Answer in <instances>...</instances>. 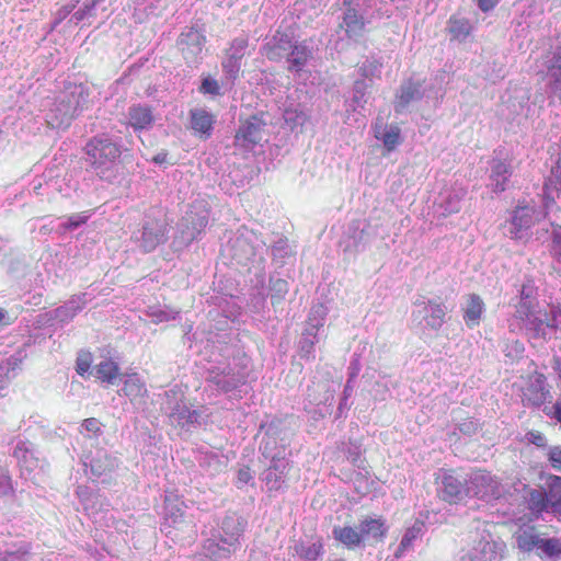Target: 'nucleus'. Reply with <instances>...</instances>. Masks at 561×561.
Wrapping results in <instances>:
<instances>
[{
	"label": "nucleus",
	"mask_w": 561,
	"mask_h": 561,
	"mask_svg": "<svg viewBox=\"0 0 561 561\" xmlns=\"http://www.w3.org/2000/svg\"><path fill=\"white\" fill-rule=\"evenodd\" d=\"M89 93L82 85H69L45 105V122L54 129H66L87 108Z\"/></svg>",
	"instance_id": "1"
},
{
	"label": "nucleus",
	"mask_w": 561,
	"mask_h": 561,
	"mask_svg": "<svg viewBox=\"0 0 561 561\" xmlns=\"http://www.w3.org/2000/svg\"><path fill=\"white\" fill-rule=\"evenodd\" d=\"M221 253L238 264H247L250 261L262 263L267 248L256 232L247 227H240L237 231L229 233L221 247Z\"/></svg>",
	"instance_id": "2"
},
{
	"label": "nucleus",
	"mask_w": 561,
	"mask_h": 561,
	"mask_svg": "<svg viewBox=\"0 0 561 561\" xmlns=\"http://www.w3.org/2000/svg\"><path fill=\"white\" fill-rule=\"evenodd\" d=\"M88 162L101 179H111L121 157L119 146L107 135L95 136L85 145Z\"/></svg>",
	"instance_id": "3"
},
{
	"label": "nucleus",
	"mask_w": 561,
	"mask_h": 561,
	"mask_svg": "<svg viewBox=\"0 0 561 561\" xmlns=\"http://www.w3.org/2000/svg\"><path fill=\"white\" fill-rule=\"evenodd\" d=\"M515 320L530 340L548 341L556 335L561 323V306H551L549 311L540 308Z\"/></svg>",
	"instance_id": "4"
},
{
	"label": "nucleus",
	"mask_w": 561,
	"mask_h": 561,
	"mask_svg": "<svg viewBox=\"0 0 561 561\" xmlns=\"http://www.w3.org/2000/svg\"><path fill=\"white\" fill-rule=\"evenodd\" d=\"M327 316L328 308L323 304L311 307L298 342V353L301 358L314 359V344L319 341V331L324 327Z\"/></svg>",
	"instance_id": "5"
},
{
	"label": "nucleus",
	"mask_w": 561,
	"mask_h": 561,
	"mask_svg": "<svg viewBox=\"0 0 561 561\" xmlns=\"http://www.w3.org/2000/svg\"><path fill=\"white\" fill-rule=\"evenodd\" d=\"M547 211L538 205L517 206L511 216L508 234L514 240L527 239L530 229L543 220Z\"/></svg>",
	"instance_id": "6"
},
{
	"label": "nucleus",
	"mask_w": 561,
	"mask_h": 561,
	"mask_svg": "<svg viewBox=\"0 0 561 561\" xmlns=\"http://www.w3.org/2000/svg\"><path fill=\"white\" fill-rule=\"evenodd\" d=\"M445 316L446 306L443 302L421 298L414 302L412 323L422 330L437 331L443 327Z\"/></svg>",
	"instance_id": "7"
},
{
	"label": "nucleus",
	"mask_w": 561,
	"mask_h": 561,
	"mask_svg": "<svg viewBox=\"0 0 561 561\" xmlns=\"http://www.w3.org/2000/svg\"><path fill=\"white\" fill-rule=\"evenodd\" d=\"M207 382L220 392H230L245 383L247 375L236 364L218 363L208 369Z\"/></svg>",
	"instance_id": "8"
},
{
	"label": "nucleus",
	"mask_w": 561,
	"mask_h": 561,
	"mask_svg": "<svg viewBox=\"0 0 561 561\" xmlns=\"http://www.w3.org/2000/svg\"><path fill=\"white\" fill-rule=\"evenodd\" d=\"M163 410L172 424L186 427L198 423L201 414L197 410H192L184 401L183 393L180 390L171 389L165 392V402Z\"/></svg>",
	"instance_id": "9"
},
{
	"label": "nucleus",
	"mask_w": 561,
	"mask_h": 561,
	"mask_svg": "<svg viewBox=\"0 0 561 561\" xmlns=\"http://www.w3.org/2000/svg\"><path fill=\"white\" fill-rule=\"evenodd\" d=\"M504 548L502 541H495L489 533H483L462 551L460 561H501Z\"/></svg>",
	"instance_id": "10"
},
{
	"label": "nucleus",
	"mask_w": 561,
	"mask_h": 561,
	"mask_svg": "<svg viewBox=\"0 0 561 561\" xmlns=\"http://www.w3.org/2000/svg\"><path fill=\"white\" fill-rule=\"evenodd\" d=\"M167 233L163 219L146 217L141 228L133 232L131 239L144 252H151L167 240Z\"/></svg>",
	"instance_id": "11"
},
{
	"label": "nucleus",
	"mask_w": 561,
	"mask_h": 561,
	"mask_svg": "<svg viewBox=\"0 0 561 561\" xmlns=\"http://www.w3.org/2000/svg\"><path fill=\"white\" fill-rule=\"evenodd\" d=\"M438 496L450 504L461 502L468 496L467 477L454 471H444L437 478Z\"/></svg>",
	"instance_id": "12"
},
{
	"label": "nucleus",
	"mask_w": 561,
	"mask_h": 561,
	"mask_svg": "<svg viewBox=\"0 0 561 561\" xmlns=\"http://www.w3.org/2000/svg\"><path fill=\"white\" fill-rule=\"evenodd\" d=\"M500 485L494 476L483 470L473 471L467 478L468 496H477L485 501L501 495Z\"/></svg>",
	"instance_id": "13"
},
{
	"label": "nucleus",
	"mask_w": 561,
	"mask_h": 561,
	"mask_svg": "<svg viewBox=\"0 0 561 561\" xmlns=\"http://www.w3.org/2000/svg\"><path fill=\"white\" fill-rule=\"evenodd\" d=\"M265 123L256 116L241 123L236 136L234 144L245 150L253 149L263 141Z\"/></svg>",
	"instance_id": "14"
},
{
	"label": "nucleus",
	"mask_w": 561,
	"mask_h": 561,
	"mask_svg": "<svg viewBox=\"0 0 561 561\" xmlns=\"http://www.w3.org/2000/svg\"><path fill=\"white\" fill-rule=\"evenodd\" d=\"M249 45L247 36L236 37L229 48L226 51L221 66L226 78L230 81H234L238 78L241 69V59L245 55V50Z\"/></svg>",
	"instance_id": "15"
},
{
	"label": "nucleus",
	"mask_w": 561,
	"mask_h": 561,
	"mask_svg": "<svg viewBox=\"0 0 561 561\" xmlns=\"http://www.w3.org/2000/svg\"><path fill=\"white\" fill-rule=\"evenodd\" d=\"M343 5L345 10L340 26L345 30L347 37L357 41L364 35L366 31L365 26L369 23V20L365 16L364 12L352 7V0H343Z\"/></svg>",
	"instance_id": "16"
},
{
	"label": "nucleus",
	"mask_w": 561,
	"mask_h": 561,
	"mask_svg": "<svg viewBox=\"0 0 561 561\" xmlns=\"http://www.w3.org/2000/svg\"><path fill=\"white\" fill-rule=\"evenodd\" d=\"M205 36L193 28L181 33L178 39V46L183 58L190 65H195L202 59Z\"/></svg>",
	"instance_id": "17"
},
{
	"label": "nucleus",
	"mask_w": 561,
	"mask_h": 561,
	"mask_svg": "<svg viewBox=\"0 0 561 561\" xmlns=\"http://www.w3.org/2000/svg\"><path fill=\"white\" fill-rule=\"evenodd\" d=\"M294 41L293 34L277 30L262 46V54L271 61L286 59Z\"/></svg>",
	"instance_id": "18"
},
{
	"label": "nucleus",
	"mask_w": 561,
	"mask_h": 561,
	"mask_svg": "<svg viewBox=\"0 0 561 561\" xmlns=\"http://www.w3.org/2000/svg\"><path fill=\"white\" fill-rule=\"evenodd\" d=\"M514 307V319L541 308L538 300V288L533 279H526L520 285Z\"/></svg>",
	"instance_id": "19"
},
{
	"label": "nucleus",
	"mask_w": 561,
	"mask_h": 561,
	"mask_svg": "<svg viewBox=\"0 0 561 561\" xmlns=\"http://www.w3.org/2000/svg\"><path fill=\"white\" fill-rule=\"evenodd\" d=\"M209 213L203 202L194 203L185 214V222H191L193 232H186L184 244H191L208 225Z\"/></svg>",
	"instance_id": "20"
},
{
	"label": "nucleus",
	"mask_w": 561,
	"mask_h": 561,
	"mask_svg": "<svg viewBox=\"0 0 561 561\" xmlns=\"http://www.w3.org/2000/svg\"><path fill=\"white\" fill-rule=\"evenodd\" d=\"M13 456L22 471L33 473L44 467V459L38 457L36 449L30 442H19L14 447Z\"/></svg>",
	"instance_id": "21"
},
{
	"label": "nucleus",
	"mask_w": 561,
	"mask_h": 561,
	"mask_svg": "<svg viewBox=\"0 0 561 561\" xmlns=\"http://www.w3.org/2000/svg\"><path fill=\"white\" fill-rule=\"evenodd\" d=\"M335 387L332 377L329 373H325L323 379H319L318 376L313 377L310 386H308V399L311 403L317 405L328 404L334 398Z\"/></svg>",
	"instance_id": "22"
},
{
	"label": "nucleus",
	"mask_w": 561,
	"mask_h": 561,
	"mask_svg": "<svg viewBox=\"0 0 561 561\" xmlns=\"http://www.w3.org/2000/svg\"><path fill=\"white\" fill-rule=\"evenodd\" d=\"M549 391L546 389V378L537 374L529 378L527 386L523 390V403L527 407H540L547 399Z\"/></svg>",
	"instance_id": "23"
},
{
	"label": "nucleus",
	"mask_w": 561,
	"mask_h": 561,
	"mask_svg": "<svg viewBox=\"0 0 561 561\" xmlns=\"http://www.w3.org/2000/svg\"><path fill=\"white\" fill-rule=\"evenodd\" d=\"M374 136L381 141L388 152L393 151L401 142V129L398 125H388L382 118H377L373 125Z\"/></svg>",
	"instance_id": "24"
},
{
	"label": "nucleus",
	"mask_w": 561,
	"mask_h": 561,
	"mask_svg": "<svg viewBox=\"0 0 561 561\" xmlns=\"http://www.w3.org/2000/svg\"><path fill=\"white\" fill-rule=\"evenodd\" d=\"M313 56V48L308 41H294L289 54L286 57L288 70L299 73Z\"/></svg>",
	"instance_id": "25"
},
{
	"label": "nucleus",
	"mask_w": 561,
	"mask_h": 561,
	"mask_svg": "<svg viewBox=\"0 0 561 561\" xmlns=\"http://www.w3.org/2000/svg\"><path fill=\"white\" fill-rule=\"evenodd\" d=\"M422 96V84L419 81H404L397 93V100L394 102L396 113L400 114L407 112L410 105L421 100Z\"/></svg>",
	"instance_id": "26"
},
{
	"label": "nucleus",
	"mask_w": 561,
	"mask_h": 561,
	"mask_svg": "<svg viewBox=\"0 0 561 561\" xmlns=\"http://www.w3.org/2000/svg\"><path fill=\"white\" fill-rule=\"evenodd\" d=\"M496 157L491 162L490 181L494 192H503L506 188V181L512 174L511 161L502 158V151H495Z\"/></svg>",
	"instance_id": "27"
},
{
	"label": "nucleus",
	"mask_w": 561,
	"mask_h": 561,
	"mask_svg": "<svg viewBox=\"0 0 561 561\" xmlns=\"http://www.w3.org/2000/svg\"><path fill=\"white\" fill-rule=\"evenodd\" d=\"M91 473L95 478L106 477L118 467L116 457L104 449H98L89 460Z\"/></svg>",
	"instance_id": "28"
},
{
	"label": "nucleus",
	"mask_w": 561,
	"mask_h": 561,
	"mask_svg": "<svg viewBox=\"0 0 561 561\" xmlns=\"http://www.w3.org/2000/svg\"><path fill=\"white\" fill-rule=\"evenodd\" d=\"M288 471V460L286 458L272 461L271 466L263 473V481L268 491H278L285 483Z\"/></svg>",
	"instance_id": "29"
},
{
	"label": "nucleus",
	"mask_w": 561,
	"mask_h": 561,
	"mask_svg": "<svg viewBox=\"0 0 561 561\" xmlns=\"http://www.w3.org/2000/svg\"><path fill=\"white\" fill-rule=\"evenodd\" d=\"M241 533L242 526L238 518L234 516H227L221 523L218 536H214V538H216L218 542L220 541L225 545L221 546L222 548H229L232 551V548L237 543Z\"/></svg>",
	"instance_id": "30"
},
{
	"label": "nucleus",
	"mask_w": 561,
	"mask_h": 561,
	"mask_svg": "<svg viewBox=\"0 0 561 561\" xmlns=\"http://www.w3.org/2000/svg\"><path fill=\"white\" fill-rule=\"evenodd\" d=\"M30 543L20 541L4 542L0 546V561H30Z\"/></svg>",
	"instance_id": "31"
},
{
	"label": "nucleus",
	"mask_w": 561,
	"mask_h": 561,
	"mask_svg": "<svg viewBox=\"0 0 561 561\" xmlns=\"http://www.w3.org/2000/svg\"><path fill=\"white\" fill-rule=\"evenodd\" d=\"M483 312L484 302L482 298L477 294L468 295L463 307V320L467 327L472 329L479 325Z\"/></svg>",
	"instance_id": "32"
},
{
	"label": "nucleus",
	"mask_w": 561,
	"mask_h": 561,
	"mask_svg": "<svg viewBox=\"0 0 561 561\" xmlns=\"http://www.w3.org/2000/svg\"><path fill=\"white\" fill-rule=\"evenodd\" d=\"M523 490L525 491L524 500L527 505V508L533 514H541L542 512H548L551 510V506L547 500L545 489H531L526 484H523Z\"/></svg>",
	"instance_id": "33"
},
{
	"label": "nucleus",
	"mask_w": 561,
	"mask_h": 561,
	"mask_svg": "<svg viewBox=\"0 0 561 561\" xmlns=\"http://www.w3.org/2000/svg\"><path fill=\"white\" fill-rule=\"evenodd\" d=\"M184 503L174 494L165 495L164 500V519L169 527L183 523Z\"/></svg>",
	"instance_id": "34"
},
{
	"label": "nucleus",
	"mask_w": 561,
	"mask_h": 561,
	"mask_svg": "<svg viewBox=\"0 0 561 561\" xmlns=\"http://www.w3.org/2000/svg\"><path fill=\"white\" fill-rule=\"evenodd\" d=\"M231 550L222 548L216 538H209L203 546V552L191 558L190 561H220L229 558Z\"/></svg>",
	"instance_id": "35"
},
{
	"label": "nucleus",
	"mask_w": 561,
	"mask_h": 561,
	"mask_svg": "<svg viewBox=\"0 0 561 561\" xmlns=\"http://www.w3.org/2000/svg\"><path fill=\"white\" fill-rule=\"evenodd\" d=\"M87 294L72 296L65 305L54 310V317L60 322H68L83 309L87 304Z\"/></svg>",
	"instance_id": "36"
},
{
	"label": "nucleus",
	"mask_w": 561,
	"mask_h": 561,
	"mask_svg": "<svg viewBox=\"0 0 561 561\" xmlns=\"http://www.w3.org/2000/svg\"><path fill=\"white\" fill-rule=\"evenodd\" d=\"M128 122L135 130L148 129L153 123V115L148 106L134 105L128 110Z\"/></svg>",
	"instance_id": "37"
},
{
	"label": "nucleus",
	"mask_w": 561,
	"mask_h": 561,
	"mask_svg": "<svg viewBox=\"0 0 561 561\" xmlns=\"http://www.w3.org/2000/svg\"><path fill=\"white\" fill-rule=\"evenodd\" d=\"M333 538L348 549H355L363 541V534L351 526H335L332 530Z\"/></svg>",
	"instance_id": "38"
},
{
	"label": "nucleus",
	"mask_w": 561,
	"mask_h": 561,
	"mask_svg": "<svg viewBox=\"0 0 561 561\" xmlns=\"http://www.w3.org/2000/svg\"><path fill=\"white\" fill-rule=\"evenodd\" d=\"M123 392L131 401L147 396L145 381L136 373L127 374L124 380Z\"/></svg>",
	"instance_id": "39"
},
{
	"label": "nucleus",
	"mask_w": 561,
	"mask_h": 561,
	"mask_svg": "<svg viewBox=\"0 0 561 561\" xmlns=\"http://www.w3.org/2000/svg\"><path fill=\"white\" fill-rule=\"evenodd\" d=\"M260 451L265 458H270L271 461H276L279 458H286V447L284 444L277 445L276 438L267 432L262 438L260 444Z\"/></svg>",
	"instance_id": "40"
},
{
	"label": "nucleus",
	"mask_w": 561,
	"mask_h": 561,
	"mask_svg": "<svg viewBox=\"0 0 561 561\" xmlns=\"http://www.w3.org/2000/svg\"><path fill=\"white\" fill-rule=\"evenodd\" d=\"M214 124V117L211 114L204 110L191 111V126L192 128L205 137H209Z\"/></svg>",
	"instance_id": "41"
},
{
	"label": "nucleus",
	"mask_w": 561,
	"mask_h": 561,
	"mask_svg": "<svg viewBox=\"0 0 561 561\" xmlns=\"http://www.w3.org/2000/svg\"><path fill=\"white\" fill-rule=\"evenodd\" d=\"M359 529L363 534V540L369 537L381 540L387 533V527L381 518L366 517L360 520Z\"/></svg>",
	"instance_id": "42"
},
{
	"label": "nucleus",
	"mask_w": 561,
	"mask_h": 561,
	"mask_svg": "<svg viewBox=\"0 0 561 561\" xmlns=\"http://www.w3.org/2000/svg\"><path fill=\"white\" fill-rule=\"evenodd\" d=\"M93 374L103 382L114 385L119 375V367L112 359H103L94 366Z\"/></svg>",
	"instance_id": "43"
},
{
	"label": "nucleus",
	"mask_w": 561,
	"mask_h": 561,
	"mask_svg": "<svg viewBox=\"0 0 561 561\" xmlns=\"http://www.w3.org/2000/svg\"><path fill=\"white\" fill-rule=\"evenodd\" d=\"M545 491L551 510L557 511L561 508V477L550 476Z\"/></svg>",
	"instance_id": "44"
},
{
	"label": "nucleus",
	"mask_w": 561,
	"mask_h": 561,
	"mask_svg": "<svg viewBox=\"0 0 561 561\" xmlns=\"http://www.w3.org/2000/svg\"><path fill=\"white\" fill-rule=\"evenodd\" d=\"M540 536L533 528L520 530L516 535L517 547L524 552L537 550Z\"/></svg>",
	"instance_id": "45"
},
{
	"label": "nucleus",
	"mask_w": 561,
	"mask_h": 561,
	"mask_svg": "<svg viewBox=\"0 0 561 561\" xmlns=\"http://www.w3.org/2000/svg\"><path fill=\"white\" fill-rule=\"evenodd\" d=\"M422 524H414L412 527L408 528L401 539L400 545L398 546L394 557L400 559L403 557L404 552L412 548L413 542L417 539L422 531Z\"/></svg>",
	"instance_id": "46"
},
{
	"label": "nucleus",
	"mask_w": 561,
	"mask_h": 561,
	"mask_svg": "<svg viewBox=\"0 0 561 561\" xmlns=\"http://www.w3.org/2000/svg\"><path fill=\"white\" fill-rule=\"evenodd\" d=\"M296 554L305 561H314L322 553V543L317 542H300L295 546Z\"/></svg>",
	"instance_id": "47"
},
{
	"label": "nucleus",
	"mask_w": 561,
	"mask_h": 561,
	"mask_svg": "<svg viewBox=\"0 0 561 561\" xmlns=\"http://www.w3.org/2000/svg\"><path fill=\"white\" fill-rule=\"evenodd\" d=\"M449 32L453 38L463 41L471 32V24L467 19L453 16L449 20Z\"/></svg>",
	"instance_id": "48"
},
{
	"label": "nucleus",
	"mask_w": 561,
	"mask_h": 561,
	"mask_svg": "<svg viewBox=\"0 0 561 561\" xmlns=\"http://www.w3.org/2000/svg\"><path fill=\"white\" fill-rule=\"evenodd\" d=\"M545 188L556 192L557 197L561 198V158L552 164L550 174L545 182Z\"/></svg>",
	"instance_id": "49"
},
{
	"label": "nucleus",
	"mask_w": 561,
	"mask_h": 561,
	"mask_svg": "<svg viewBox=\"0 0 561 561\" xmlns=\"http://www.w3.org/2000/svg\"><path fill=\"white\" fill-rule=\"evenodd\" d=\"M368 89V84L364 80H357L354 82L353 87V96L351 103L348 104L353 111H357L358 108H363L364 104L367 102L366 100V91Z\"/></svg>",
	"instance_id": "50"
},
{
	"label": "nucleus",
	"mask_w": 561,
	"mask_h": 561,
	"mask_svg": "<svg viewBox=\"0 0 561 561\" xmlns=\"http://www.w3.org/2000/svg\"><path fill=\"white\" fill-rule=\"evenodd\" d=\"M561 553V543L556 538H540L537 547L538 556L557 557Z\"/></svg>",
	"instance_id": "51"
},
{
	"label": "nucleus",
	"mask_w": 561,
	"mask_h": 561,
	"mask_svg": "<svg viewBox=\"0 0 561 561\" xmlns=\"http://www.w3.org/2000/svg\"><path fill=\"white\" fill-rule=\"evenodd\" d=\"M146 314L153 323L159 324L175 319L179 312L168 308L162 309L159 307H149Z\"/></svg>",
	"instance_id": "52"
},
{
	"label": "nucleus",
	"mask_w": 561,
	"mask_h": 561,
	"mask_svg": "<svg viewBox=\"0 0 561 561\" xmlns=\"http://www.w3.org/2000/svg\"><path fill=\"white\" fill-rule=\"evenodd\" d=\"M102 427H103L102 423L98 419L90 417V419H85L81 423L80 433L84 437L92 439V438H96L103 434Z\"/></svg>",
	"instance_id": "53"
},
{
	"label": "nucleus",
	"mask_w": 561,
	"mask_h": 561,
	"mask_svg": "<svg viewBox=\"0 0 561 561\" xmlns=\"http://www.w3.org/2000/svg\"><path fill=\"white\" fill-rule=\"evenodd\" d=\"M288 283L282 278H270L272 304L279 302L288 293Z\"/></svg>",
	"instance_id": "54"
},
{
	"label": "nucleus",
	"mask_w": 561,
	"mask_h": 561,
	"mask_svg": "<svg viewBox=\"0 0 561 561\" xmlns=\"http://www.w3.org/2000/svg\"><path fill=\"white\" fill-rule=\"evenodd\" d=\"M501 348L504 355L511 360L522 357L525 351L524 344L518 340H505L502 342Z\"/></svg>",
	"instance_id": "55"
},
{
	"label": "nucleus",
	"mask_w": 561,
	"mask_h": 561,
	"mask_svg": "<svg viewBox=\"0 0 561 561\" xmlns=\"http://www.w3.org/2000/svg\"><path fill=\"white\" fill-rule=\"evenodd\" d=\"M89 218V215L84 213L81 214H72L65 221L59 225L60 232L73 231L80 226L84 225Z\"/></svg>",
	"instance_id": "56"
},
{
	"label": "nucleus",
	"mask_w": 561,
	"mask_h": 561,
	"mask_svg": "<svg viewBox=\"0 0 561 561\" xmlns=\"http://www.w3.org/2000/svg\"><path fill=\"white\" fill-rule=\"evenodd\" d=\"M461 197L458 194H448L443 196L439 207L443 208V215H450L459 211Z\"/></svg>",
	"instance_id": "57"
},
{
	"label": "nucleus",
	"mask_w": 561,
	"mask_h": 561,
	"mask_svg": "<svg viewBox=\"0 0 561 561\" xmlns=\"http://www.w3.org/2000/svg\"><path fill=\"white\" fill-rule=\"evenodd\" d=\"M381 67V62L373 58L365 60L359 67V71L364 78L371 80L373 78L379 77Z\"/></svg>",
	"instance_id": "58"
},
{
	"label": "nucleus",
	"mask_w": 561,
	"mask_h": 561,
	"mask_svg": "<svg viewBox=\"0 0 561 561\" xmlns=\"http://www.w3.org/2000/svg\"><path fill=\"white\" fill-rule=\"evenodd\" d=\"M550 466L561 472V446H549L545 453Z\"/></svg>",
	"instance_id": "59"
},
{
	"label": "nucleus",
	"mask_w": 561,
	"mask_h": 561,
	"mask_svg": "<svg viewBox=\"0 0 561 561\" xmlns=\"http://www.w3.org/2000/svg\"><path fill=\"white\" fill-rule=\"evenodd\" d=\"M79 0H72L70 3L65 4L55 13V18L53 21V28H55L58 24H60L69 14L73 12Z\"/></svg>",
	"instance_id": "60"
},
{
	"label": "nucleus",
	"mask_w": 561,
	"mask_h": 561,
	"mask_svg": "<svg viewBox=\"0 0 561 561\" xmlns=\"http://www.w3.org/2000/svg\"><path fill=\"white\" fill-rule=\"evenodd\" d=\"M199 91L204 94L219 95L220 85L217 80L207 76L203 78Z\"/></svg>",
	"instance_id": "61"
},
{
	"label": "nucleus",
	"mask_w": 561,
	"mask_h": 561,
	"mask_svg": "<svg viewBox=\"0 0 561 561\" xmlns=\"http://www.w3.org/2000/svg\"><path fill=\"white\" fill-rule=\"evenodd\" d=\"M13 493L11 477L7 469L0 468V496H9Z\"/></svg>",
	"instance_id": "62"
},
{
	"label": "nucleus",
	"mask_w": 561,
	"mask_h": 561,
	"mask_svg": "<svg viewBox=\"0 0 561 561\" xmlns=\"http://www.w3.org/2000/svg\"><path fill=\"white\" fill-rule=\"evenodd\" d=\"M525 439L527 443L533 444L539 448H547L549 447L547 444L546 436L539 432V431H529L525 434Z\"/></svg>",
	"instance_id": "63"
},
{
	"label": "nucleus",
	"mask_w": 561,
	"mask_h": 561,
	"mask_svg": "<svg viewBox=\"0 0 561 561\" xmlns=\"http://www.w3.org/2000/svg\"><path fill=\"white\" fill-rule=\"evenodd\" d=\"M551 239V254L561 259V226H553Z\"/></svg>",
	"instance_id": "64"
}]
</instances>
